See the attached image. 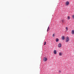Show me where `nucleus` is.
I'll list each match as a JSON object with an SVG mask.
<instances>
[{"instance_id": "obj_1", "label": "nucleus", "mask_w": 74, "mask_h": 74, "mask_svg": "<svg viewBox=\"0 0 74 74\" xmlns=\"http://www.w3.org/2000/svg\"><path fill=\"white\" fill-rule=\"evenodd\" d=\"M65 42H67L69 41V37L66 36V39H65Z\"/></svg>"}, {"instance_id": "obj_2", "label": "nucleus", "mask_w": 74, "mask_h": 74, "mask_svg": "<svg viewBox=\"0 0 74 74\" xmlns=\"http://www.w3.org/2000/svg\"><path fill=\"white\" fill-rule=\"evenodd\" d=\"M47 60V58L45 57H44L43 58V61L44 62H46V61Z\"/></svg>"}, {"instance_id": "obj_3", "label": "nucleus", "mask_w": 74, "mask_h": 74, "mask_svg": "<svg viewBox=\"0 0 74 74\" xmlns=\"http://www.w3.org/2000/svg\"><path fill=\"white\" fill-rule=\"evenodd\" d=\"M58 47L59 48H60L61 47H62V45H61V44L60 43H59L58 45Z\"/></svg>"}, {"instance_id": "obj_4", "label": "nucleus", "mask_w": 74, "mask_h": 74, "mask_svg": "<svg viewBox=\"0 0 74 74\" xmlns=\"http://www.w3.org/2000/svg\"><path fill=\"white\" fill-rule=\"evenodd\" d=\"M69 4V1L66 2V5H68Z\"/></svg>"}, {"instance_id": "obj_5", "label": "nucleus", "mask_w": 74, "mask_h": 74, "mask_svg": "<svg viewBox=\"0 0 74 74\" xmlns=\"http://www.w3.org/2000/svg\"><path fill=\"white\" fill-rule=\"evenodd\" d=\"M71 34H74V30H72L71 31Z\"/></svg>"}, {"instance_id": "obj_6", "label": "nucleus", "mask_w": 74, "mask_h": 74, "mask_svg": "<svg viewBox=\"0 0 74 74\" xmlns=\"http://www.w3.org/2000/svg\"><path fill=\"white\" fill-rule=\"evenodd\" d=\"M49 30H50V29L49 27L47 29V32H49Z\"/></svg>"}, {"instance_id": "obj_7", "label": "nucleus", "mask_w": 74, "mask_h": 74, "mask_svg": "<svg viewBox=\"0 0 74 74\" xmlns=\"http://www.w3.org/2000/svg\"><path fill=\"white\" fill-rule=\"evenodd\" d=\"M53 53H54V54H56V51L55 50L54 51Z\"/></svg>"}, {"instance_id": "obj_8", "label": "nucleus", "mask_w": 74, "mask_h": 74, "mask_svg": "<svg viewBox=\"0 0 74 74\" xmlns=\"http://www.w3.org/2000/svg\"><path fill=\"white\" fill-rule=\"evenodd\" d=\"M64 36H63L62 37V40H64Z\"/></svg>"}, {"instance_id": "obj_9", "label": "nucleus", "mask_w": 74, "mask_h": 74, "mask_svg": "<svg viewBox=\"0 0 74 74\" xmlns=\"http://www.w3.org/2000/svg\"><path fill=\"white\" fill-rule=\"evenodd\" d=\"M59 55H60V56H62V53H59Z\"/></svg>"}, {"instance_id": "obj_10", "label": "nucleus", "mask_w": 74, "mask_h": 74, "mask_svg": "<svg viewBox=\"0 0 74 74\" xmlns=\"http://www.w3.org/2000/svg\"><path fill=\"white\" fill-rule=\"evenodd\" d=\"M67 19H68V20H69V19H70V16H67Z\"/></svg>"}, {"instance_id": "obj_11", "label": "nucleus", "mask_w": 74, "mask_h": 74, "mask_svg": "<svg viewBox=\"0 0 74 74\" xmlns=\"http://www.w3.org/2000/svg\"><path fill=\"white\" fill-rule=\"evenodd\" d=\"M58 41H59V39L58 38H57L56 39V42H58Z\"/></svg>"}, {"instance_id": "obj_12", "label": "nucleus", "mask_w": 74, "mask_h": 74, "mask_svg": "<svg viewBox=\"0 0 74 74\" xmlns=\"http://www.w3.org/2000/svg\"><path fill=\"white\" fill-rule=\"evenodd\" d=\"M55 36V34H53L52 36L53 37H54V36Z\"/></svg>"}, {"instance_id": "obj_13", "label": "nucleus", "mask_w": 74, "mask_h": 74, "mask_svg": "<svg viewBox=\"0 0 74 74\" xmlns=\"http://www.w3.org/2000/svg\"><path fill=\"white\" fill-rule=\"evenodd\" d=\"M66 30H68V28H67V27H66Z\"/></svg>"}, {"instance_id": "obj_14", "label": "nucleus", "mask_w": 74, "mask_h": 74, "mask_svg": "<svg viewBox=\"0 0 74 74\" xmlns=\"http://www.w3.org/2000/svg\"><path fill=\"white\" fill-rule=\"evenodd\" d=\"M72 18H73V19H74V15H73Z\"/></svg>"}, {"instance_id": "obj_15", "label": "nucleus", "mask_w": 74, "mask_h": 74, "mask_svg": "<svg viewBox=\"0 0 74 74\" xmlns=\"http://www.w3.org/2000/svg\"><path fill=\"white\" fill-rule=\"evenodd\" d=\"M44 45H46V42H44Z\"/></svg>"}, {"instance_id": "obj_16", "label": "nucleus", "mask_w": 74, "mask_h": 74, "mask_svg": "<svg viewBox=\"0 0 74 74\" xmlns=\"http://www.w3.org/2000/svg\"><path fill=\"white\" fill-rule=\"evenodd\" d=\"M58 72H59V73H61V71H58Z\"/></svg>"}, {"instance_id": "obj_17", "label": "nucleus", "mask_w": 74, "mask_h": 74, "mask_svg": "<svg viewBox=\"0 0 74 74\" xmlns=\"http://www.w3.org/2000/svg\"><path fill=\"white\" fill-rule=\"evenodd\" d=\"M62 22H63V20H62Z\"/></svg>"}]
</instances>
